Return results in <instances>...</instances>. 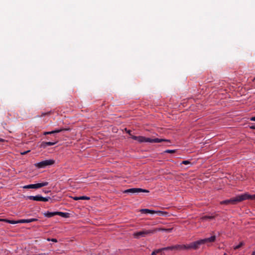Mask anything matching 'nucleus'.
Segmentation results:
<instances>
[{
	"instance_id": "5",
	"label": "nucleus",
	"mask_w": 255,
	"mask_h": 255,
	"mask_svg": "<svg viewBox=\"0 0 255 255\" xmlns=\"http://www.w3.org/2000/svg\"><path fill=\"white\" fill-rule=\"evenodd\" d=\"M55 163V160L53 159L45 160L35 163V166L38 168H45L46 166L51 165Z\"/></svg>"
},
{
	"instance_id": "1",
	"label": "nucleus",
	"mask_w": 255,
	"mask_h": 255,
	"mask_svg": "<svg viewBox=\"0 0 255 255\" xmlns=\"http://www.w3.org/2000/svg\"><path fill=\"white\" fill-rule=\"evenodd\" d=\"M250 199V200H255V194L254 195H250L247 193H246L244 194L239 195L237 196L236 197L231 198L230 199L226 200L224 201H222L220 202L221 204H236L237 203L242 202L244 200Z\"/></svg>"
},
{
	"instance_id": "20",
	"label": "nucleus",
	"mask_w": 255,
	"mask_h": 255,
	"mask_svg": "<svg viewBox=\"0 0 255 255\" xmlns=\"http://www.w3.org/2000/svg\"><path fill=\"white\" fill-rule=\"evenodd\" d=\"M163 249L164 251H167V250H174V246H170V247H167L165 248H163Z\"/></svg>"
},
{
	"instance_id": "29",
	"label": "nucleus",
	"mask_w": 255,
	"mask_h": 255,
	"mask_svg": "<svg viewBox=\"0 0 255 255\" xmlns=\"http://www.w3.org/2000/svg\"><path fill=\"white\" fill-rule=\"evenodd\" d=\"M49 113H42L41 117L45 116L46 115H48Z\"/></svg>"
},
{
	"instance_id": "6",
	"label": "nucleus",
	"mask_w": 255,
	"mask_h": 255,
	"mask_svg": "<svg viewBox=\"0 0 255 255\" xmlns=\"http://www.w3.org/2000/svg\"><path fill=\"white\" fill-rule=\"evenodd\" d=\"M48 185V182H43L42 183H39L34 184H29L23 186L24 189H38L43 186H46Z\"/></svg>"
},
{
	"instance_id": "7",
	"label": "nucleus",
	"mask_w": 255,
	"mask_h": 255,
	"mask_svg": "<svg viewBox=\"0 0 255 255\" xmlns=\"http://www.w3.org/2000/svg\"><path fill=\"white\" fill-rule=\"evenodd\" d=\"M140 212H141V213H142V214H153L156 213L160 216H163V215L166 214V213L165 212L160 211H154V210H149L148 209H142L140 210Z\"/></svg>"
},
{
	"instance_id": "12",
	"label": "nucleus",
	"mask_w": 255,
	"mask_h": 255,
	"mask_svg": "<svg viewBox=\"0 0 255 255\" xmlns=\"http://www.w3.org/2000/svg\"><path fill=\"white\" fill-rule=\"evenodd\" d=\"M41 195H38L36 196H28L26 198L27 199L36 201H41Z\"/></svg>"
},
{
	"instance_id": "34",
	"label": "nucleus",
	"mask_w": 255,
	"mask_h": 255,
	"mask_svg": "<svg viewBox=\"0 0 255 255\" xmlns=\"http://www.w3.org/2000/svg\"><path fill=\"white\" fill-rule=\"evenodd\" d=\"M251 255H255V251L252 253Z\"/></svg>"
},
{
	"instance_id": "17",
	"label": "nucleus",
	"mask_w": 255,
	"mask_h": 255,
	"mask_svg": "<svg viewBox=\"0 0 255 255\" xmlns=\"http://www.w3.org/2000/svg\"><path fill=\"white\" fill-rule=\"evenodd\" d=\"M215 218L214 216H205L201 218V220L203 221H205L206 220H212Z\"/></svg>"
},
{
	"instance_id": "22",
	"label": "nucleus",
	"mask_w": 255,
	"mask_h": 255,
	"mask_svg": "<svg viewBox=\"0 0 255 255\" xmlns=\"http://www.w3.org/2000/svg\"><path fill=\"white\" fill-rule=\"evenodd\" d=\"M176 152V150H171V149H167L164 152L167 153H174Z\"/></svg>"
},
{
	"instance_id": "13",
	"label": "nucleus",
	"mask_w": 255,
	"mask_h": 255,
	"mask_svg": "<svg viewBox=\"0 0 255 255\" xmlns=\"http://www.w3.org/2000/svg\"><path fill=\"white\" fill-rule=\"evenodd\" d=\"M57 142V141H54V142H42L41 144V146L45 148L48 146H52L55 145Z\"/></svg>"
},
{
	"instance_id": "35",
	"label": "nucleus",
	"mask_w": 255,
	"mask_h": 255,
	"mask_svg": "<svg viewBox=\"0 0 255 255\" xmlns=\"http://www.w3.org/2000/svg\"><path fill=\"white\" fill-rule=\"evenodd\" d=\"M224 255H227V254H226V253H225V254H224Z\"/></svg>"
},
{
	"instance_id": "3",
	"label": "nucleus",
	"mask_w": 255,
	"mask_h": 255,
	"mask_svg": "<svg viewBox=\"0 0 255 255\" xmlns=\"http://www.w3.org/2000/svg\"><path fill=\"white\" fill-rule=\"evenodd\" d=\"M216 240V236L215 235H213L209 238L200 239L194 242V244L193 245L194 247V250L199 249V247L202 245H206L207 246H209L212 243L215 242Z\"/></svg>"
},
{
	"instance_id": "33",
	"label": "nucleus",
	"mask_w": 255,
	"mask_h": 255,
	"mask_svg": "<svg viewBox=\"0 0 255 255\" xmlns=\"http://www.w3.org/2000/svg\"><path fill=\"white\" fill-rule=\"evenodd\" d=\"M251 120L252 121H255V117L251 118Z\"/></svg>"
},
{
	"instance_id": "19",
	"label": "nucleus",
	"mask_w": 255,
	"mask_h": 255,
	"mask_svg": "<svg viewBox=\"0 0 255 255\" xmlns=\"http://www.w3.org/2000/svg\"><path fill=\"white\" fill-rule=\"evenodd\" d=\"M244 245V244L243 242H241L239 244V245L234 247V249L235 250H238V249H240L241 247H242Z\"/></svg>"
},
{
	"instance_id": "32",
	"label": "nucleus",
	"mask_w": 255,
	"mask_h": 255,
	"mask_svg": "<svg viewBox=\"0 0 255 255\" xmlns=\"http://www.w3.org/2000/svg\"><path fill=\"white\" fill-rule=\"evenodd\" d=\"M156 253L155 252V251H154L152 253H151V255H156Z\"/></svg>"
},
{
	"instance_id": "27",
	"label": "nucleus",
	"mask_w": 255,
	"mask_h": 255,
	"mask_svg": "<svg viewBox=\"0 0 255 255\" xmlns=\"http://www.w3.org/2000/svg\"><path fill=\"white\" fill-rule=\"evenodd\" d=\"M48 240L50 241V239H48ZM50 241H51L53 242H55V243L57 242V241L56 239H52L51 240H50Z\"/></svg>"
},
{
	"instance_id": "23",
	"label": "nucleus",
	"mask_w": 255,
	"mask_h": 255,
	"mask_svg": "<svg viewBox=\"0 0 255 255\" xmlns=\"http://www.w3.org/2000/svg\"><path fill=\"white\" fill-rule=\"evenodd\" d=\"M80 200H89L90 199V197H87V196H80Z\"/></svg>"
},
{
	"instance_id": "9",
	"label": "nucleus",
	"mask_w": 255,
	"mask_h": 255,
	"mask_svg": "<svg viewBox=\"0 0 255 255\" xmlns=\"http://www.w3.org/2000/svg\"><path fill=\"white\" fill-rule=\"evenodd\" d=\"M149 192V191L147 190L141 188H130L125 190L124 193L134 194L139 192L148 193Z\"/></svg>"
},
{
	"instance_id": "15",
	"label": "nucleus",
	"mask_w": 255,
	"mask_h": 255,
	"mask_svg": "<svg viewBox=\"0 0 255 255\" xmlns=\"http://www.w3.org/2000/svg\"><path fill=\"white\" fill-rule=\"evenodd\" d=\"M57 215L67 218L69 217L70 214L66 212H57Z\"/></svg>"
},
{
	"instance_id": "16",
	"label": "nucleus",
	"mask_w": 255,
	"mask_h": 255,
	"mask_svg": "<svg viewBox=\"0 0 255 255\" xmlns=\"http://www.w3.org/2000/svg\"><path fill=\"white\" fill-rule=\"evenodd\" d=\"M44 215L45 217H46L47 218H51L55 215H57V212H47V213H44Z\"/></svg>"
},
{
	"instance_id": "21",
	"label": "nucleus",
	"mask_w": 255,
	"mask_h": 255,
	"mask_svg": "<svg viewBox=\"0 0 255 255\" xmlns=\"http://www.w3.org/2000/svg\"><path fill=\"white\" fill-rule=\"evenodd\" d=\"M50 199V198L49 197H43L42 196H41V201L47 202Z\"/></svg>"
},
{
	"instance_id": "31",
	"label": "nucleus",
	"mask_w": 255,
	"mask_h": 255,
	"mask_svg": "<svg viewBox=\"0 0 255 255\" xmlns=\"http://www.w3.org/2000/svg\"><path fill=\"white\" fill-rule=\"evenodd\" d=\"M156 253L155 252V251H154L152 253H151V255H156Z\"/></svg>"
},
{
	"instance_id": "30",
	"label": "nucleus",
	"mask_w": 255,
	"mask_h": 255,
	"mask_svg": "<svg viewBox=\"0 0 255 255\" xmlns=\"http://www.w3.org/2000/svg\"><path fill=\"white\" fill-rule=\"evenodd\" d=\"M28 152H29V150H27L26 151H24L23 152H21V154H22V155H24V154H26L27 153H28Z\"/></svg>"
},
{
	"instance_id": "28",
	"label": "nucleus",
	"mask_w": 255,
	"mask_h": 255,
	"mask_svg": "<svg viewBox=\"0 0 255 255\" xmlns=\"http://www.w3.org/2000/svg\"><path fill=\"white\" fill-rule=\"evenodd\" d=\"M127 132L129 134V135H130V137H131V136L132 135L131 134V130H128L127 131Z\"/></svg>"
},
{
	"instance_id": "4",
	"label": "nucleus",
	"mask_w": 255,
	"mask_h": 255,
	"mask_svg": "<svg viewBox=\"0 0 255 255\" xmlns=\"http://www.w3.org/2000/svg\"><path fill=\"white\" fill-rule=\"evenodd\" d=\"M154 233H155V230H154V229L149 230H143L134 233L133 234V236L135 238H139L140 237H145Z\"/></svg>"
},
{
	"instance_id": "24",
	"label": "nucleus",
	"mask_w": 255,
	"mask_h": 255,
	"mask_svg": "<svg viewBox=\"0 0 255 255\" xmlns=\"http://www.w3.org/2000/svg\"><path fill=\"white\" fill-rule=\"evenodd\" d=\"M182 164L187 165V164H191V162L188 160H184L182 162Z\"/></svg>"
},
{
	"instance_id": "26",
	"label": "nucleus",
	"mask_w": 255,
	"mask_h": 255,
	"mask_svg": "<svg viewBox=\"0 0 255 255\" xmlns=\"http://www.w3.org/2000/svg\"><path fill=\"white\" fill-rule=\"evenodd\" d=\"M73 199L75 201L80 200V197H73Z\"/></svg>"
},
{
	"instance_id": "18",
	"label": "nucleus",
	"mask_w": 255,
	"mask_h": 255,
	"mask_svg": "<svg viewBox=\"0 0 255 255\" xmlns=\"http://www.w3.org/2000/svg\"><path fill=\"white\" fill-rule=\"evenodd\" d=\"M0 221H4V222H5L11 224H14L16 223H18L17 221H13V220H7V219H0Z\"/></svg>"
},
{
	"instance_id": "10",
	"label": "nucleus",
	"mask_w": 255,
	"mask_h": 255,
	"mask_svg": "<svg viewBox=\"0 0 255 255\" xmlns=\"http://www.w3.org/2000/svg\"><path fill=\"white\" fill-rule=\"evenodd\" d=\"M70 130V128H61L55 129V130H52L51 131H45L44 132L43 134L44 135L58 133V132H60L61 131H67V130Z\"/></svg>"
},
{
	"instance_id": "14",
	"label": "nucleus",
	"mask_w": 255,
	"mask_h": 255,
	"mask_svg": "<svg viewBox=\"0 0 255 255\" xmlns=\"http://www.w3.org/2000/svg\"><path fill=\"white\" fill-rule=\"evenodd\" d=\"M154 230H155V233L157 231H164L167 233H170L171 232L172 229V228H169V229H165V228H155L154 229Z\"/></svg>"
},
{
	"instance_id": "36",
	"label": "nucleus",
	"mask_w": 255,
	"mask_h": 255,
	"mask_svg": "<svg viewBox=\"0 0 255 255\" xmlns=\"http://www.w3.org/2000/svg\"><path fill=\"white\" fill-rule=\"evenodd\" d=\"M255 80V78H254V80Z\"/></svg>"
},
{
	"instance_id": "2",
	"label": "nucleus",
	"mask_w": 255,
	"mask_h": 255,
	"mask_svg": "<svg viewBox=\"0 0 255 255\" xmlns=\"http://www.w3.org/2000/svg\"><path fill=\"white\" fill-rule=\"evenodd\" d=\"M131 138L137 140L139 143L142 142H150V143H159L162 141H166L170 142V140L168 139H165L162 138H151L148 137H146L145 136H135L132 135Z\"/></svg>"
},
{
	"instance_id": "8",
	"label": "nucleus",
	"mask_w": 255,
	"mask_h": 255,
	"mask_svg": "<svg viewBox=\"0 0 255 255\" xmlns=\"http://www.w3.org/2000/svg\"><path fill=\"white\" fill-rule=\"evenodd\" d=\"M194 242H192L188 245H177L174 246V250H188V249H194L193 247Z\"/></svg>"
},
{
	"instance_id": "11",
	"label": "nucleus",
	"mask_w": 255,
	"mask_h": 255,
	"mask_svg": "<svg viewBox=\"0 0 255 255\" xmlns=\"http://www.w3.org/2000/svg\"><path fill=\"white\" fill-rule=\"evenodd\" d=\"M38 221L37 219L36 218H31L29 219H21L17 221V223H29L35 221Z\"/></svg>"
},
{
	"instance_id": "25",
	"label": "nucleus",
	"mask_w": 255,
	"mask_h": 255,
	"mask_svg": "<svg viewBox=\"0 0 255 255\" xmlns=\"http://www.w3.org/2000/svg\"><path fill=\"white\" fill-rule=\"evenodd\" d=\"M164 251V250L163 249V248H161V249H158V250H155V252L156 253V254H159L161 252V251Z\"/></svg>"
}]
</instances>
